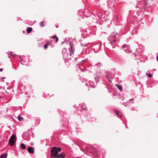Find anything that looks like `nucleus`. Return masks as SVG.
I'll use <instances>...</instances> for the list:
<instances>
[{"label": "nucleus", "instance_id": "obj_38", "mask_svg": "<svg viewBox=\"0 0 158 158\" xmlns=\"http://www.w3.org/2000/svg\"><path fill=\"white\" fill-rule=\"evenodd\" d=\"M133 99H130V100H129V102H130L131 101H133Z\"/></svg>", "mask_w": 158, "mask_h": 158}, {"label": "nucleus", "instance_id": "obj_12", "mask_svg": "<svg viewBox=\"0 0 158 158\" xmlns=\"http://www.w3.org/2000/svg\"><path fill=\"white\" fill-rule=\"evenodd\" d=\"M26 60H27V59H25V57L23 56L21 59V60L20 61L21 64L24 65H27V61Z\"/></svg>", "mask_w": 158, "mask_h": 158}, {"label": "nucleus", "instance_id": "obj_31", "mask_svg": "<svg viewBox=\"0 0 158 158\" xmlns=\"http://www.w3.org/2000/svg\"><path fill=\"white\" fill-rule=\"evenodd\" d=\"M146 74L148 76V77L149 78H150L152 76V74H150V73L148 74L147 73H146Z\"/></svg>", "mask_w": 158, "mask_h": 158}, {"label": "nucleus", "instance_id": "obj_15", "mask_svg": "<svg viewBox=\"0 0 158 158\" xmlns=\"http://www.w3.org/2000/svg\"><path fill=\"white\" fill-rule=\"evenodd\" d=\"M96 15L100 19H103L105 18V16L104 14H101L100 13L97 12Z\"/></svg>", "mask_w": 158, "mask_h": 158}, {"label": "nucleus", "instance_id": "obj_32", "mask_svg": "<svg viewBox=\"0 0 158 158\" xmlns=\"http://www.w3.org/2000/svg\"><path fill=\"white\" fill-rule=\"evenodd\" d=\"M40 25L42 27H43L44 26V22L43 21H42L40 22Z\"/></svg>", "mask_w": 158, "mask_h": 158}, {"label": "nucleus", "instance_id": "obj_17", "mask_svg": "<svg viewBox=\"0 0 158 158\" xmlns=\"http://www.w3.org/2000/svg\"><path fill=\"white\" fill-rule=\"evenodd\" d=\"M80 106L83 110H86V105L84 103H82L79 105Z\"/></svg>", "mask_w": 158, "mask_h": 158}, {"label": "nucleus", "instance_id": "obj_33", "mask_svg": "<svg viewBox=\"0 0 158 158\" xmlns=\"http://www.w3.org/2000/svg\"><path fill=\"white\" fill-rule=\"evenodd\" d=\"M96 23H99V24H102V22L101 21H96Z\"/></svg>", "mask_w": 158, "mask_h": 158}, {"label": "nucleus", "instance_id": "obj_34", "mask_svg": "<svg viewBox=\"0 0 158 158\" xmlns=\"http://www.w3.org/2000/svg\"><path fill=\"white\" fill-rule=\"evenodd\" d=\"M43 96L45 98H47V97H46V95L45 94H43Z\"/></svg>", "mask_w": 158, "mask_h": 158}, {"label": "nucleus", "instance_id": "obj_40", "mask_svg": "<svg viewBox=\"0 0 158 158\" xmlns=\"http://www.w3.org/2000/svg\"><path fill=\"white\" fill-rule=\"evenodd\" d=\"M2 87H0V89H2Z\"/></svg>", "mask_w": 158, "mask_h": 158}, {"label": "nucleus", "instance_id": "obj_26", "mask_svg": "<svg viewBox=\"0 0 158 158\" xmlns=\"http://www.w3.org/2000/svg\"><path fill=\"white\" fill-rule=\"evenodd\" d=\"M49 42H47L45 44V45L44 46V49H47L49 44Z\"/></svg>", "mask_w": 158, "mask_h": 158}, {"label": "nucleus", "instance_id": "obj_42", "mask_svg": "<svg viewBox=\"0 0 158 158\" xmlns=\"http://www.w3.org/2000/svg\"><path fill=\"white\" fill-rule=\"evenodd\" d=\"M1 98V97L0 96V99Z\"/></svg>", "mask_w": 158, "mask_h": 158}, {"label": "nucleus", "instance_id": "obj_23", "mask_svg": "<svg viewBox=\"0 0 158 158\" xmlns=\"http://www.w3.org/2000/svg\"><path fill=\"white\" fill-rule=\"evenodd\" d=\"M52 38H53V39H56V42H57L58 41V39L57 38V36H56V35H54L53 36H52Z\"/></svg>", "mask_w": 158, "mask_h": 158}, {"label": "nucleus", "instance_id": "obj_35", "mask_svg": "<svg viewBox=\"0 0 158 158\" xmlns=\"http://www.w3.org/2000/svg\"><path fill=\"white\" fill-rule=\"evenodd\" d=\"M3 70V69H2V68H1L0 69V72H2Z\"/></svg>", "mask_w": 158, "mask_h": 158}, {"label": "nucleus", "instance_id": "obj_20", "mask_svg": "<svg viewBox=\"0 0 158 158\" xmlns=\"http://www.w3.org/2000/svg\"><path fill=\"white\" fill-rule=\"evenodd\" d=\"M8 52L9 53H8V54L9 55V56H8V58H10V55H11L13 57H14L15 56V54L13 52Z\"/></svg>", "mask_w": 158, "mask_h": 158}, {"label": "nucleus", "instance_id": "obj_9", "mask_svg": "<svg viewBox=\"0 0 158 158\" xmlns=\"http://www.w3.org/2000/svg\"><path fill=\"white\" fill-rule=\"evenodd\" d=\"M123 48L124 49V51L127 53H130L131 52V50L128 45L126 44H124L123 46Z\"/></svg>", "mask_w": 158, "mask_h": 158}, {"label": "nucleus", "instance_id": "obj_18", "mask_svg": "<svg viewBox=\"0 0 158 158\" xmlns=\"http://www.w3.org/2000/svg\"><path fill=\"white\" fill-rule=\"evenodd\" d=\"M115 112L119 117L121 118L122 117V114L121 112L116 110L115 111Z\"/></svg>", "mask_w": 158, "mask_h": 158}, {"label": "nucleus", "instance_id": "obj_7", "mask_svg": "<svg viewBox=\"0 0 158 158\" xmlns=\"http://www.w3.org/2000/svg\"><path fill=\"white\" fill-rule=\"evenodd\" d=\"M69 45L70 47V48H69L70 50V56H71L72 55L74 54L75 51V48L74 47L73 43L72 42H70Z\"/></svg>", "mask_w": 158, "mask_h": 158}, {"label": "nucleus", "instance_id": "obj_14", "mask_svg": "<svg viewBox=\"0 0 158 158\" xmlns=\"http://www.w3.org/2000/svg\"><path fill=\"white\" fill-rule=\"evenodd\" d=\"M27 151L31 154H33L34 152V148L30 147L28 148Z\"/></svg>", "mask_w": 158, "mask_h": 158}, {"label": "nucleus", "instance_id": "obj_28", "mask_svg": "<svg viewBox=\"0 0 158 158\" xmlns=\"http://www.w3.org/2000/svg\"><path fill=\"white\" fill-rule=\"evenodd\" d=\"M88 44H81V45L82 47H86L87 46Z\"/></svg>", "mask_w": 158, "mask_h": 158}, {"label": "nucleus", "instance_id": "obj_36", "mask_svg": "<svg viewBox=\"0 0 158 158\" xmlns=\"http://www.w3.org/2000/svg\"><path fill=\"white\" fill-rule=\"evenodd\" d=\"M1 79L2 81H4L3 80V78H0V80Z\"/></svg>", "mask_w": 158, "mask_h": 158}, {"label": "nucleus", "instance_id": "obj_5", "mask_svg": "<svg viewBox=\"0 0 158 158\" xmlns=\"http://www.w3.org/2000/svg\"><path fill=\"white\" fill-rule=\"evenodd\" d=\"M144 50V47L143 46L139 45V48H137L136 49L135 53V56H136L138 55H140V52L143 51Z\"/></svg>", "mask_w": 158, "mask_h": 158}, {"label": "nucleus", "instance_id": "obj_25", "mask_svg": "<svg viewBox=\"0 0 158 158\" xmlns=\"http://www.w3.org/2000/svg\"><path fill=\"white\" fill-rule=\"evenodd\" d=\"M82 13L83 15L86 17H89L90 16V13H88V15H85V11L84 12L82 11Z\"/></svg>", "mask_w": 158, "mask_h": 158}, {"label": "nucleus", "instance_id": "obj_39", "mask_svg": "<svg viewBox=\"0 0 158 158\" xmlns=\"http://www.w3.org/2000/svg\"><path fill=\"white\" fill-rule=\"evenodd\" d=\"M33 143H31V145H33Z\"/></svg>", "mask_w": 158, "mask_h": 158}, {"label": "nucleus", "instance_id": "obj_27", "mask_svg": "<svg viewBox=\"0 0 158 158\" xmlns=\"http://www.w3.org/2000/svg\"><path fill=\"white\" fill-rule=\"evenodd\" d=\"M116 86L118 87V89L121 91H122L123 88L122 87L121 85H118L117 84H116Z\"/></svg>", "mask_w": 158, "mask_h": 158}, {"label": "nucleus", "instance_id": "obj_2", "mask_svg": "<svg viewBox=\"0 0 158 158\" xmlns=\"http://www.w3.org/2000/svg\"><path fill=\"white\" fill-rule=\"evenodd\" d=\"M61 148L59 147H53L51 148V156L52 158H56L58 152L61 151Z\"/></svg>", "mask_w": 158, "mask_h": 158}, {"label": "nucleus", "instance_id": "obj_19", "mask_svg": "<svg viewBox=\"0 0 158 158\" xmlns=\"http://www.w3.org/2000/svg\"><path fill=\"white\" fill-rule=\"evenodd\" d=\"M35 125H37L39 123L40 121V119L39 118H36L35 119Z\"/></svg>", "mask_w": 158, "mask_h": 158}, {"label": "nucleus", "instance_id": "obj_41", "mask_svg": "<svg viewBox=\"0 0 158 158\" xmlns=\"http://www.w3.org/2000/svg\"><path fill=\"white\" fill-rule=\"evenodd\" d=\"M84 61V60H82V61H83H83Z\"/></svg>", "mask_w": 158, "mask_h": 158}, {"label": "nucleus", "instance_id": "obj_24", "mask_svg": "<svg viewBox=\"0 0 158 158\" xmlns=\"http://www.w3.org/2000/svg\"><path fill=\"white\" fill-rule=\"evenodd\" d=\"M20 147L23 149H25L26 148V146L23 143H21L20 144Z\"/></svg>", "mask_w": 158, "mask_h": 158}, {"label": "nucleus", "instance_id": "obj_1", "mask_svg": "<svg viewBox=\"0 0 158 158\" xmlns=\"http://www.w3.org/2000/svg\"><path fill=\"white\" fill-rule=\"evenodd\" d=\"M117 35V34L114 32H112L108 38V40L110 42L107 46L109 49H113L116 46V44L118 42V40L116 37Z\"/></svg>", "mask_w": 158, "mask_h": 158}, {"label": "nucleus", "instance_id": "obj_21", "mask_svg": "<svg viewBox=\"0 0 158 158\" xmlns=\"http://www.w3.org/2000/svg\"><path fill=\"white\" fill-rule=\"evenodd\" d=\"M0 158H6L7 154L3 153L0 156Z\"/></svg>", "mask_w": 158, "mask_h": 158}, {"label": "nucleus", "instance_id": "obj_3", "mask_svg": "<svg viewBox=\"0 0 158 158\" xmlns=\"http://www.w3.org/2000/svg\"><path fill=\"white\" fill-rule=\"evenodd\" d=\"M86 150L89 152H90L97 156L98 153H97V150L94 147L90 145H87L86 147Z\"/></svg>", "mask_w": 158, "mask_h": 158}, {"label": "nucleus", "instance_id": "obj_22", "mask_svg": "<svg viewBox=\"0 0 158 158\" xmlns=\"http://www.w3.org/2000/svg\"><path fill=\"white\" fill-rule=\"evenodd\" d=\"M32 31V28L31 27H29L27 28V33H30Z\"/></svg>", "mask_w": 158, "mask_h": 158}, {"label": "nucleus", "instance_id": "obj_37", "mask_svg": "<svg viewBox=\"0 0 158 158\" xmlns=\"http://www.w3.org/2000/svg\"><path fill=\"white\" fill-rule=\"evenodd\" d=\"M156 60L157 61H158V55L157 56V58H156Z\"/></svg>", "mask_w": 158, "mask_h": 158}, {"label": "nucleus", "instance_id": "obj_30", "mask_svg": "<svg viewBox=\"0 0 158 158\" xmlns=\"http://www.w3.org/2000/svg\"><path fill=\"white\" fill-rule=\"evenodd\" d=\"M18 120L21 121V119H23V118L22 117H21L20 116H19L18 117Z\"/></svg>", "mask_w": 158, "mask_h": 158}, {"label": "nucleus", "instance_id": "obj_8", "mask_svg": "<svg viewBox=\"0 0 158 158\" xmlns=\"http://www.w3.org/2000/svg\"><path fill=\"white\" fill-rule=\"evenodd\" d=\"M63 56L64 59L66 61L68 60V54L67 52L66 49L64 48L63 49Z\"/></svg>", "mask_w": 158, "mask_h": 158}, {"label": "nucleus", "instance_id": "obj_16", "mask_svg": "<svg viewBox=\"0 0 158 158\" xmlns=\"http://www.w3.org/2000/svg\"><path fill=\"white\" fill-rule=\"evenodd\" d=\"M113 75V74H112L111 73L110 74V75L109 74H106V78L107 79H108L110 82H111V80L110 77H112V76Z\"/></svg>", "mask_w": 158, "mask_h": 158}, {"label": "nucleus", "instance_id": "obj_6", "mask_svg": "<svg viewBox=\"0 0 158 158\" xmlns=\"http://www.w3.org/2000/svg\"><path fill=\"white\" fill-rule=\"evenodd\" d=\"M16 135L15 134H13L10 138L9 143L11 146H13L15 144V141Z\"/></svg>", "mask_w": 158, "mask_h": 158}, {"label": "nucleus", "instance_id": "obj_13", "mask_svg": "<svg viewBox=\"0 0 158 158\" xmlns=\"http://www.w3.org/2000/svg\"><path fill=\"white\" fill-rule=\"evenodd\" d=\"M65 156V154L64 152H62L60 154H58L56 158H64Z\"/></svg>", "mask_w": 158, "mask_h": 158}, {"label": "nucleus", "instance_id": "obj_11", "mask_svg": "<svg viewBox=\"0 0 158 158\" xmlns=\"http://www.w3.org/2000/svg\"><path fill=\"white\" fill-rule=\"evenodd\" d=\"M117 60L121 64H123L125 62L124 59L121 56H118L117 58Z\"/></svg>", "mask_w": 158, "mask_h": 158}, {"label": "nucleus", "instance_id": "obj_4", "mask_svg": "<svg viewBox=\"0 0 158 158\" xmlns=\"http://www.w3.org/2000/svg\"><path fill=\"white\" fill-rule=\"evenodd\" d=\"M94 77L95 80V82H93L91 81L89 82H88V83H87L85 84L86 86H89V87L91 86L93 88H94L96 87L97 83V81L98 80V78H97V77H98V76L96 74L95 75Z\"/></svg>", "mask_w": 158, "mask_h": 158}, {"label": "nucleus", "instance_id": "obj_29", "mask_svg": "<svg viewBox=\"0 0 158 158\" xmlns=\"http://www.w3.org/2000/svg\"><path fill=\"white\" fill-rule=\"evenodd\" d=\"M147 5V2L146 1H145L143 3V4L142 5L144 7H145Z\"/></svg>", "mask_w": 158, "mask_h": 158}, {"label": "nucleus", "instance_id": "obj_10", "mask_svg": "<svg viewBox=\"0 0 158 158\" xmlns=\"http://www.w3.org/2000/svg\"><path fill=\"white\" fill-rule=\"evenodd\" d=\"M102 66V64L100 63H97L92 66L93 69H96L98 70L100 69V68Z\"/></svg>", "mask_w": 158, "mask_h": 158}]
</instances>
